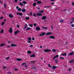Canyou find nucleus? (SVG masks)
<instances>
[{"mask_svg":"<svg viewBox=\"0 0 74 74\" xmlns=\"http://www.w3.org/2000/svg\"><path fill=\"white\" fill-rule=\"evenodd\" d=\"M51 50H49L48 49H45L44 50V51L45 52H46V53L50 52H51Z\"/></svg>","mask_w":74,"mask_h":74,"instance_id":"nucleus-1","label":"nucleus"},{"mask_svg":"<svg viewBox=\"0 0 74 74\" xmlns=\"http://www.w3.org/2000/svg\"><path fill=\"white\" fill-rule=\"evenodd\" d=\"M45 34V33L44 32H43L42 33H41L39 35V36H43Z\"/></svg>","mask_w":74,"mask_h":74,"instance_id":"nucleus-2","label":"nucleus"},{"mask_svg":"<svg viewBox=\"0 0 74 74\" xmlns=\"http://www.w3.org/2000/svg\"><path fill=\"white\" fill-rule=\"evenodd\" d=\"M42 20H45V19H47V17L45 16H43L42 17Z\"/></svg>","mask_w":74,"mask_h":74,"instance_id":"nucleus-3","label":"nucleus"},{"mask_svg":"<svg viewBox=\"0 0 74 74\" xmlns=\"http://www.w3.org/2000/svg\"><path fill=\"white\" fill-rule=\"evenodd\" d=\"M59 58V55H57L55 56L53 58V60H54V59H55L56 58Z\"/></svg>","mask_w":74,"mask_h":74,"instance_id":"nucleus-4","label":"nucleus"},{"mask_svg":"<svg viewBox=\"0 0 74 74\" xmlns=\"http://www.w3.org/2000/svg\"><path fill=\"white\" fill-rule=\"evenodd\" d=\"M40 29H41V28L38 27H37L36 28V31H38V30H40Z\"/></svg>","mask_w":74,"mask_h":74,"instance_id":"nucleus-5","label":"nucleus"},{"mask_svg":"<svg viewBox=\"0 0 74 74\" xmlns=\"http://www.w3.org/2000/svg\"><path fill=\"white\" fill-rule=\"evenodd\" d=\"M17 15H20V16H22L23 15L22 14V13H17Z\"/></svg>","mask_w":74,"mask_h":74,"instance_id":"nucleus-6","label":"nucleus"},{"mask_svg":"<svg viewBox=\"0 0 74 74\" xmlns=\"http://www.w3.org/2000/svg\"><path fill=\"white\" fill-rule=\"evenodd\" d=\"M19 30H17V31H15L14 32L15 35H16V34H17V33H19Z\"/></svg>","mask_w":74,"mask_h":74,"instance_id":"nucleus-7","label":"nucleus"},{"mask_svg":"<svg viewBox=\"0 0 74 74\" xmlns=\"http://www.w3.org/2000/svg\"><path fill=\"white\" fill-rule=\"evenodd\" d=\"M9 32H10V33H12V28H11L10 29Z\"/></svg>","mask_w":74,"mask_h":74,"instance_id":"nucleus-8","label":"nucleus"},{"mask_svg":"<svg viewBox=\"0 0 74 74\" xmlns=\"http://www.w3.org/2000/svg\"><path fill=\"white\" fill-rule=\"evenodd\" d=\"M30 57H31V58H34V57H35L34 54H33L32 55L30 56Z\"/></svg>","mask_w":74,"mask_h":74,"instance_id":"nucleus-9","label":"nucleus"},{"mask_svg":"<svg viewBox=\"0 0 74 74\" xmlns=\"http://www.w3.org/2000/svg\"><path fill=\"white\" fill-rule=\"evenodd\" d=\"M61 55H62V56H65L67 55V53H61Z\"/></svg>","mask_w":74,"mask_h":74,"instance_id":"nucleus-10","label":"nucleus"},{"mask_svg":"<svg viewBox=\"0 0 74 74\" xmlns=\"http://www.w3.org/2000/svg\"><path fill=\"white\" fill-rule=\"evenodd\" d=\"M37 16H42L41 14L39 13H37Z\"/></svg>","mask_w":74,"mask_h":74,"instance_id":"nucleus-11","label":"nucleus"},{"mask_svg":"<svg viewBox=\"0 0 74 74\" xmlns=\"http://www.w3.org/2000/svg\"><path fill=\"white\" fill-rule=\"evenodd\" d=\"M49 38H51V39H54L55 38V37L53 36H51L49 37Z\"/></svg>","mask_w":74,"mask_h":74,"instance_id":"nucleus-12","label":"nucleus"},{"mask_svg":"<svg viewBox=\"0 0 74 74\" xmlns=\"http://www.w3.org/2000/svg\"><path fill=\"white\" fill-rule=\"evenodd\" d=\"M21 11L23 12H26V9H23L21 10Z\"/></svg>","mask_w":74,"mask_h":74,"instance_id":"nucleus-13","label":"nucleus"},{"mask_svg":"<svg viewBox=\"0 0 74 74\" xmlns=\"http://www.w3.org/2000/svg\"><path fill=\"white\" fill-rule=\"evenodd\" d=\"M9 17L11 18H13V16L11 14H9Z\"/></svg>","mask_w":74,"mask_h":74,"instance_id":"nucleus-14","label":"nucleus"},{"mask_svg":"<svg viewBox=\"0 0 74 74\" xmlns=\"http://www.w3.org/2000/svg\"><path fill=\"white\" fill-rule=\"evenodd\" d=\"M27 24H25V26L24 28V30L25 29H26V28H27Z\"/></svg>","mask_w":74,"mask_h":74,"instance_id":"nucleus-15","label":"nucleus"},{"mask_svg":"<svg viewBox=\"0 0 74 74\" xmlns=\"http://www.w3.org/2000/svg\"><path fill=\"white\" fill-rule=\"evenodd\" d=\"M57 67H58V66H53L52 67V68L53 69V70H55L56 68H57Z\"/></svg>","mask_w":74,"mask_h":74,"instance_id":"nucleus-16","label":"nucleus"},{"mask_svg":"<svg viewBox=\"0 0 74 74\" xmlns=\"http://www.w3.org/2000/svg\"><path fill=\"white\" fill-rule=\"evenodd\" d=\"M12 47H16L17 45H15L14 44H12L11 45Z\"/></svg>","mask_w":74,"mask_h":74,"instance_id":"nucleus-17","label":"nucleus"},{"mask_svg":"<svg viewBox=\"0 0 74 74\" xmlns=\"http://www.w3.org/2000/svg\"><path fill=\"white\" fill-rule=\"evenodd\" d=\"M4 45L5 46V44H1L0 45V46L2 47L4 46Z\"/></svg>","mask_w":74,"mask_h":74,"instance_id":"nucleus-18","label":"nucleus"},{"mask_svg":"<svg viewBox=\"0 0 74 74\" xmlns=\"http://www.w3.org/2000/svg\"><path fill=\"white\" fill-rule=\"evenodd\" d=\"M1 33H4V29H2L0 31Z\"/></svg>","mask_w":74,"mask_h":74,"instance_id":"nucleus-19","label":"nucleus"},{"mask_svg":"<svg viewBox=\"0 0 74 74\" xmlns=\"http://www.w3.org/2000/svg\"><path fill=\"white\" fill-rule=\"evenodd\" d=\"M73 54H74V52H72V53H69V56H70L71 55H73Z\"/></svg>","mask_w":74,"mask_h":74,"instance_id":"nucleus-20","label":"nucleus"},{"mask_svg":"<svg viewBox=\"0 0 74 74\" xmlns=\"http://www.w3.org/2000/svg\"><path fill=\"white\" fill-rule=\"evenodd\" d=\"M55 63L56 64H58V60H55Z\"/></svg>","mask_w":74,"mask_h":74,"instance_id":"nucleus-21","label":"nucleus"},{"mask_svg":"<svg viewBox=\"0 0 74 74\" xmlns=\"http://www.w3.org/2000/svg\"><path fill=\"white\" fill-rule=\"evenodd\" d=\"M52 34L51 32H48L46 34V35H50V34Z\"/></svg>","mask_w":74,"mask_h":74,"instance_id":"nucleus-22","label":"nucleus"},{"mask_svg":"<svg viewBox=\"0 0 74 74\" xmlns=\"http://www.w3.org/2000/svg\"><path fill=\"white\" fill-rule=\"evenodd\" d=\"M39 12H40V13H43L44 12V10H41L40 11H38Z\"/></svg>","mask_w":74,"mask_h":74,"instance_id":"nucleus-23","label":"nucleus"},{"mask_svg":"<svg viewBox=\"0 0 74 74\" xmlns=\"http://www.w3.org/2000/svg\"><path fill=\"white\" fill-rule=\"evenodd\" d=\"M23 4H26V2L25 1H23L22 2Z\"/></svg>","mask_w":74,"mask_h":74,"instance_id":"nucleus-24","label":"nucleus"},{"mask_svg":"<svg viewBox=\"0 0 74 74\" xmlns=\"http://www.w3.org/2000/svg\"><path fill=\"white\" fill-rule=\"evenodd\" d=\"M48 66L50 67V68H52V66L50 64H48Z\"/></svg>","mask_w":74,"mask_h":74,"instance_id":"nucleus-25","label":"nucleus"},{"mask_svg":"<svg viewBox=\"0 0 74 74\" xmlns=\"http://www.w3.org/2000/svg\"><path fill=\"white\" fill-rule=\"evenodd\" d=\"M32 29V28H31L30 27H28L26 29L27 30H31Z\"/></svg>","mask_w":74,"mask_h":74,"instance_id":"nucleus-26","label":"nucleus"},{"mask_svg":"<svg viewBox=\"0 0 74 74\" xmlns=\"http://www.w3.org/2000/svg\"><path fill=\"white\" fill-rule=\"evenodd\" d=\"M50 8V6H46L44 7V8Z\"/></svg>","mask_w":74,"mask_h":74,"instance_id":"nucleus-27","label":"nucleus"},{"mask_svg":"<svg viewBox=\"0 0 74 74\" xmlns=\"http://www.w3.org/2000/svg\"><path fill=\"white\" fill-rule=\"evenodd\" d=\"M36 3L34 2L33 4V6H36Z\"/></svg>","mask_w":74,"mask_h":74,"instance_id":"nucleus-28","label":"nucleus"},{"mask_svg":"<svg viewBox=\"0 0 74 74\" xmlns=\"http://www.w3.org/2000/svg\"><path fill=\"white\" fill-rule=\"evenodd\" d=\"M27 53H28L29 54H30V53H32V52L30 51H27Z\"/></svg>","mask_w":74,"mask_h":74,"instance_id":"nucleus-29","label":"nucleus"},{"mask_svg":"<svg viewBox=\"0 0 74 74\" xmlns=\"http://www.w3.org/2000/svg\"><path fill=\"white\" fill-rule=\"evenodd\" d=\"M7 74H12V73L10 72H7Z\"/></svg>","mask_w":74,"mask_h":74,"instance_id":"nucleus-30","label":"nucleus"},{"mask_svg":"<svg viewBox=\"0 0 74 74\" xmlns=\"http://www.w3.org/2000/svg\"><path fill=\"white\" fill-rule=\"evenodd\" d=\"M30 18L28 17H27L26 18H25V19L26 20H29V19Z\"/></svg>","mask_w":74,"mask_h":74,"instance_id":"nucleus-31","label":"nucleus"},{"mask_svg":"<svg viewBox=\"0 0 74 74\" xmlns=\"http://www.w3.org/2000/svg\"><path fill=\"white\" fill-rule=\"evenodd\" d=\"M33 16H36V14H35V13H34L33 14Z\"/></svg>","mask_w":74,"mask_h":74,"instance_id":"nucleus-32","label":"nucleus"},{"mask_svg":"<svg viewBox=\"0 0 74 74\" xmlns=\"http://www.w3.org/2000/svg\"><path fill=\"white\" fill-rule=\"evenodd\" d=\"M19 4L20 5H21V6H22L23 5V4L22 3L20 2L19 3Z\"/></svg>","mask_w":74,"mask_h":74,"instance_id":"nucleus-33","label":"nucleus"},{"mask_svg":"<svg viewBox=\"0 0 74 74\" xmlns=\"http://www.w3.org/2000/svg\"><path fill=\"white\" fill-rule=\"evenodd\" d=\"M60 58L61 59H64V58L62 57H60Z\"/></svg>","mask_w":74,"mask_h":74,"instance_id":"nucleus-34","label":"nucleus"},{"mask_svg":"<svg viewBox=\"0 0 74 74\" xmlns=\"http://www.w3.org/2000/svg\"><path fill=\"white\" fill-rule=\"evenodd\" d=\"M63 20H60V22L62 23V22H63Z\"/></svg>","mask_w":74,"mask_h":74,"instance_id":"nucleus-35","label":"nucleus"},{"mask_svg":"<svg viewBox=\"0 0 74 74\" xmlns=\"http://www.w3.org/2000/svg\"><path fill=\"white\" fill-rule=\"evenodd\" d=\"M52 51L53 52H56V50L55 49H53L52 50Z\"/></svg>","mask_w":74,"mask_h":74,"instance_id":"nucleus-36","label":"nucleus"},{"mask_svg":"<svg viewBox=\"0 0 74 74\" xmlns=\"http://www.w3.org/2000/svg\"><path fill=\"white\" fill-rule=\"evenodd\" d=\"M4 23H4V22H3L1 23V25L2 26H3V25H4Z\"/></svg>","mask_w":74,"mask_h":74,"instance_id":"nucleus-37","label":"nucleus"},{"mask_svg":"<svg viewBox=\"0 0 74 74\" xmlns=\"http://www.w3.org/2000/svg\"><path fill=\"white\" fill-rule=\"evenodd\" d=\"M43 29H47V27H42Z\"/></svg>","mask_w":74,"mask_h":74,"instance_id":"nucleus-38","label":"nucleus"},{"mask_svg":"<svg viewBox=\"0 0 74 74\" xmlns=\"http://www.w3.org/2000/svg\"><path fill=\"white\" fill-rule=\"evenodd\" d=\"M37 4H41V1H39L37 2Z\"/></svg>","mask_w":74,"mask_h":74,"instance_id":"nucleus-39","label":"nucleus"},{"mask_svg":"<svg viewBox=\"0 0 74 74\" xmlns=\"http://www.w3.org/2000/svg\"><path fill=\"white\" fill-rule=\"evenodd\" d=\"M18 11H21V8H19L17 10Z\"/></svg>","mask_w":74,"mask_h":74,"instance_id":"nucleus-40","label":"nucleus"},{"mask_svg":"<svg viewBox=\"0 0 74 74\" xmlns=\"http://www.w3.org/2000/svg\"><path fill=\"white\" fill-rule=\"evenodd\" d=\"M17 60H18V61H20V60H21V59L19 58H17Z\"/></svg>","mask_w":74,"mask_h":74,"instance_id":"nucleus-41","label":"nucleus"},{"mask_svg":"<svg viewBox=\"0 0 74 74\" xmlns=\"http://www.w3.org/2000/svg\"><path fill=\"white\" fill-rule=\"evenodd\" d=\"M29 27H33V25L32 24L29 25Z\"/></svg>","mask_w":74,"mask_h":74,"instance_id":"nucleus-42","label":"nucleus"},{"mask_svg":"<svg viewBox=\"0 0 74 74\" xmlns=\"http://www.w3.org/2000/svg\"><path fill=\"white\" fill-rule=\"evenodd\" d=\"M4 8H7V7L6 6V4H4Z\"/></svg>","mask_w":74,"mask_h":74,"instance_id":"nucleus-43","label":"nucleus"},{"mask_svg":"<svg viewBox=\"0 0 74 74\" xmlns=\"http://www.w3.org/2000/svg\"><path fill=\"white\" fill-rule=\"evenodd\" d=\"M71 19L72 20H73L72 21H73V22H74V20H73V19H74V18H71Z\"/></svg>","mask_w":74,"mask_h":74,"instance_id":"nucleus-44","label":"nucleus"},{"mask_svg":"<svg viewBox=\"0 0 74 74\" xmlns=\"http://www.w3.org/2000/svg\"><path fill=\"white\" fill-rule=\"evenodd\" d=\"M29 40H32V38H28Z\"/></svg>","mask_w":74,"mask_h":74,"instance_id":"nucleus-45","label":"nucleus"},{"mask_svg":"<svg viewBox=\"0 0 74 74\" xmlns=\"http://www.w3.org/2000/svg\"><path fill=\"white\" fill-rule=\"evenodd\" d=\"M9 59H10L9 57H8L6 58V59H7V60Z\"/></svg>","mask_w":74,"mask_h":74,"instance_id":"nucleus-46","label":"nucleus"},{"mask_svg":"<svg viewBox=\"0 0 74 74\" xmlns=\"http://www.w3.org/2000/svg\"><path fill=\"white\" fill-rule=\"evenodd\" d=\"M71 26L72 27H74V24H72L71 25Z\"/></svg>","mask_w":74,"mask_h":74,"instance_id":"nucleus-47","label":"nucleus"},{"mask_svg":"<svg viewBox=\"0 0 74 74\" xmlns=\"http://www.w3.org/2000/svg\"><path fill=\"white\" fill-rule=\"evenodd\" d=\"M34 26H37V24H35V23L34 24Z\"/></svg>","mask_w":74,"mask_h":74,"instance_id":"nucleus-48","label":"nucleus"},{"mask_svg":"<svg viewBox=\"0 0 74 74\" xmlns=\"http://www.w3.org/2000/svg\"><path fill=\"white\" fill-rule=\"evenodd\" d=\"M14 70L15 71H18V69H14Z\"/></svg>","mask_w":74,"mask_h":74,"instance_id":"nucleus-49","label":"nucleus"},{"mask_svg":"<svg viewBox=\"0 0 74 74\" xmlns=\"http://www.w3.org/2000/svg\"><path fill=\"white\" fill-rule=\"evenodd\" d=\"M26 64V63H23L22 64L23 65H25V64Z\"/></svg>","mask_w":74,"mask_h":74,"instance_id":"nucleus-50","label":"nucleus"},{"mask_svg":"<svg viewBox=\"0 0 74 74\" xmlns=\"http://www.w3.org/2000/svg\"><path fill=\"white\" fill-rule=\"evenodd\" d=\"M18 0H14V1L16 3L17 2V1H18Z\"/></svg>","mask_w":74,"mask_h":74,"instance_id":"nucleus-51","label":"nucleus"},{"mask_svg":"<svg viewBox=\"0 0 74 74\" xmlns=\"http://www.w3.org/2000/svg\"><path fill=\"white\" fill-rule=\"evenodd\" d=\"M3 69H6V67H5V66H4L3 67Z\"/></svg>","mask_w":74,"mask_h":74,"instance_id":"nucleus-52","label":"nucleus"},{"mask_svg":"<svg viewBox=\"0 0 74 74\" xmlns=\"http://www.w3.org/2000/svg\"><path fill=\"white\" fill-rule=\"evenodd\" d=\"M16 9H18V8H19V7L18 6H17L16 7Z\"/></svg>","mask_w":74,"mask_h":74,"instance_id":"nucleus-53","label":"nucleus"},{"mask_svg":"<svg viewBox=\"0 0 74 74\" xmlns=\"http://www.w3.org/2000/svg\"><path fill=\"white\" fill-rule=\"evenodd\" d=\"M17 27H19V25H17Z\"/></svg>","mask_w":74,"mask_h":74,"instance_id":"nucleus-54","label":"nucleus"},{"mask_svg":"<svg viewBox=\"0 0 74 74\" xmlns=\"http://www.w3.org/2000/svg\"><path fill=\"white\" fill-rule=\"evenodd\" d=\"M33 47V46L32 45H31L30 46V47Z\"/></svg>","mask_w":74,"mask_h":74,"instance_id":"nucleus-55","label":"nucleus"},{"mask_svg":"<svg viewBox=\"0 0 74 74\" xmlns=\"http://www.w3.org/2000/svg\"><path fill=\"white\" fill-rule=\"evenodd\" d=\"M31 42H30V41L28 40V43H30Z\"/></svg>","mask_w":74,"mask_h":74,"instance_id":"nucleus-56","label":"nucleus"},{"mask_svg":"<svg viewBox=\"0 0 74 74\" xmlns=\"http://www.w3.org/2000/svg\"><path fill=\"white\" fill-rule=\"evenodd\" d=\"M3 19V17H1L0 18V19Z\"/></svg>","mask_w":74,"mask_h":74,"instance_id":"nucleus-57","label":"nucleus"},{"mask_svg":"<svg viewBox=\"0 0 74 74\" xmlns=\"http://www.w3.org/2000/svg\"><path fill=\"white\" fill-rule=\"evenodd\" d=\"M6 47H7V48H10V46L9 45L8 46H6Z\"/></svg>","mask_w":74,"mask_h":74,"instance_id":"nucleus-58","label":"nucleus"},{"mask_svg":"<svg viewBox=\"0 0 74 74\" xmlns=\"http://www.w3.org/2000/svg\"><path fill=\"white\" fill-rule=\"evenodd\" d=\"M32 13H30V16H31V15H32Z\"/></svg>","mask_w":74,"mask_h":74,"instance_id":"nucleus-59","label":"nucleus"},{"mask_svg":"<svg viewBox=\"0 0 74 74\" xmlns=\"http://www.w3.org/2000/svg\"><path fill=\"white\" fill-rule=\"evenodd\" d=\"M31 63H34V62H35V61H31Z\"/></svg>","mask_w":74,"mask_h":74,"instance_id":"nucleus-60","label":"nucleus"},{"mask_svg":"<svg viewBox=\"0 0 74 74\" xmlns=\"http://www.w3.org/2000/svg\"><path fill=\"white\" fill-rule=\"evenodd\" d=\"M27 65H25V68L26 69V68H27Z\"/></svg>","mask_w":74,"mask_h":74,"instance_id":"nucleus-61","label":"nucleus"},{"mask_svg":"<svg viewBox=\"0 0 74 74\" xmlns=\"http://www.w3.org/2000/svg\"><path fill=\"white\" fill-rule=\"evenodd\" d=\"M72 62H73V61H71L69 63H72Z\"/></svg>","mask_w":74,"mask_h":74,"instance_id":"nucleus-62","label":"nucleus"},{"mask_svg":"<svg viewBox=\"0 0 74 74\" xmlns=\"http://www.w3.org/2000/svg\"><path fill=\"white\" fill-rule=\"evenodd\" d=\"M32 40H34V38H32Z\"/></svg>","mask_w":74,"mask_h":74,"instance_id":"nucleus-63","label":"nucleus"},{"mask_svg":"<svg viewBox=\"0 0 74 74\" xmlns=\"http://www.w3.org/2000/svg\"><path fill=\"white\" fill-rule=\"evenodd\" d=\"M72 5H74V3H72Z\"/></svg>","mask_w":74,"mask_h":74,"instance_id":"nucleus-64","label":"nucleus"}]
</instances>
